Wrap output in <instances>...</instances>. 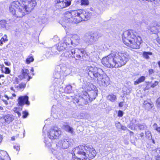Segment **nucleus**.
<instances>
[{
	"mask_svg": "<svg viewBox=\"0 0 160 160\" xmlns=\"http://www.w3.org/2000/svg\"><path fill=\"white\" fill-rule=\"evenodd\" d=\"M130 59L127 52H118L114 50L102 59V64L109 68H118L125 65Z\"/></svg>",
	"mask_w": 160,
	"mask_h": 160,
	"instance_id": "obj_1",
	"label": "nucleus"
},
{
	"mask_svg": "<svg viewBox=\"0 0 160 160\" xmlns=\"http://www.w3.org/2000/svg\"><path fill=\"white\" fill-rule=\"evenodd\" d=\"M36 5L35 0H22V3L14 1L10 5L9 11L15 17L21 18L30 12Z\"/></svg>",
	"mask_w": 160,
	"mask_h": 160,
	"instance_id": "obj_2",
	"label": "nucleus"
},
{
	"mask_svg": "<svg viewBox=\"0 0 160 160\" xmlns=\"http://www.w3.org/2000/svg\"><path fill=\"white\" fill-rule=\"evenodd\" d=\"M95 149L88 146L79 145L73 149L69 156L73 160H91L96 156Z\"/></svg>",
	"mask_w": 160,
	"mask_h": 160,
	"instance_id": "obj_3",
	"label": "nucleus"
},
{
	"mask_svg": "<svg viewBox=\"0 0 160 160\" xmlns=\"http://www.w3.org/2000/svg\"><path fill=\"white\" fill-rule=\"evenodd\" d=\"M122 38L124 43L133 49L139 48L142 42L141 38L132 30L125 31L122 35Z\"/></svg>",
	"mask_w": 160,
	"mask_h": 160,
	"instance_id": "obj_4",
	"label": "nucleus"
},
{
	"mask_svg": "<svg viewBox=\"0 0 160 160\" xmlns=\"http://www.w3.org/2000/svg\"><path fill=\"white\" fill-rule=\"evenodd\" d=\"M81 14L82 13L80 10H72L66 12L62 20L60 21L61 24L63 27L66 28L67 23H78L82 21Z\"/></svg>",
	"mask_w": 160,
	"mask_h": 160,
	"instance_id": "obj_5",
	"label": "nucleus"
},
{
	"mask_svg": "<svg viewBox=\"0 0 160 160\" xmlns=\"http://www.w3.org/2000/svg\"><path fill=\"white\" fill-rule=\"evenodd\" d=\"M86 71L88 72V75L91 78L97 81L98 83L103 77V72L102 70L96 67L88 66L86 68Z\"/></svg>",
	"mask_w": 160,
	"mask_h": 160,
	"instance_id": "obj_6",
	"label": "nucleus"
},
{
	"mask_svg": "<svg viewBox=\"0 0 160 160\" xmlns=\"http://www.w3.org/2000/svg\"><path fill=\"white\" fill-rule=\"evenodd\" d=\"M90 85L92 86L94 90L92 89L91 90H89L88 92L84 91L83 92L82 98L84 99V100L83 103L85 104H87L88 100L91 101L93 100L96 98L98 95V90L95 86L92 84Z\"/></svg>",
	"mask_w": 160,
	"mask_h": 160,
	"instance_id": "obj_7",
	"label": "nucleus"
},
{
	"mask_svg": "<svg viewBox=\"0 0 160 160\" xmlns=\"http://www.w3.org/2000/svg\"><path fill=\"white\" fill-rule=\"evenodd\" d=\"M18 103L17 105L19 106V107H15L13 110V111L18 114L19 117L21 115V113L19 111H21L22 109V106L25 104L29 105H30V102L28 101V97L27 96L20 97L17 100Z\"/></svg>",
	"mask_w": 160,
	"mask_h": 160,
	"instance_id": "obj_8",
	"label": "nucleus"
},
{
	"mask_svg": "<svg viewBox=\"0 0 160 160\" xmlns=\"http://www.w3.org/2000/svg\"><path fill=\"white\" fill-rule=\"evenodd\" d=\"M99 37L98 34L97 32L92 34L90 33H87L83 35L82 39L88 45H92L98 40Z\"/></svg>",
	"mask_w": 160,
	"mask_h": 160,
	"instance_id": "obj_9",
	"label": "nucleus"
},
{
	"mask_svg": "<svg viewBox=\"0 0 160 160\" xmlns=\"http://www.w3.org/2000/svg\"><path fill=\"white\" fill-rule=\"evenodd\" d=\"M71 53L73 54V58L76 60H80L83 58L86 52L83 49L76 48L72 49Z\"/></svg>",
	"mask_w": 160,
	"mask_h": 160,
	"instance_id": "obj_10",
	"label": "nucleus"
},
{
	"mask_svg": "<svg viewBox=\"0 0 160 160\" xmlns=\"http://www.w3.org/2000/svg\"><path fill=\"white\" fill-rule=\"evenodd\" d=\"M49 139H53L58 138L61 134V131L60 128L57 127L52 128L48 132Z\"/></svg>",
	"mask_w": 160,
	"mask_h": 160,
	"instance_id": "obj_11",
	"label": "nucleus"
},
{
	"mask_svg": "<svg viewBox=\"0 0 160 160\" xmlns=\"http://www.w3.org/2000/svg\"><path fill=\"white\" fill-rule=\"evenodd\" d=\"M55 6L56 8L60 9L69 6L71 4L70 0H55Z\"/></svg>",
	"mask_w": 160,
	"mask_h": 160,
	"instance_id": "obj_12",
	"label": "nucleus"
},
{
	"mask_svg": "<svg viewBox=\"0 0 160 160\" xmlns=\"http://www.w3.org/2000/svg\"><path fill=\"white\" fill-rule=\"evenodd\" d=\"M65 39V40L68 41V43H70V44L73 46L78 45L80 43V37L77 34L72 36V40L69 38H66Z\"/></svg>",
	"mask_w": 160,
	"mask_h": 160,
	"instance_id": "obj_13",
	"label": "nucleus"
},
{
	"mask_svg": "<svg viewBox=\"0 0 160 160\" xmlns=\"http://www.w3.org/2000/svg\"><path fill=\"white\" fill-rule=\"evenodd\" d=\"M72 140L69 138L60 140L57 144V145L63 149H67L69 147L70 143Z\"/></svg>",
	"mask_w": 160,
	"mask_h": 160,
	"instance_id": "obj_14",
	"label": "nucleus"
},
{
	"mask_svg": "<svg viewBox=\"0 0 160 160\" xmlns=\"http://www.w3.org/2000/svg\"><path fill=\"white\" fill-rule=\"evenodd\" d=\"M68 38L65 37L63 39V41L60 42L57 47L58 50L59 51H62L66 49L69 47L70 43H68V41L65 40V38Z\"/></svg>",
	"mask_w": 160,
	"mask_h": 160,
	"instance_id": "obj_15",
	"label": "nucleus"
},
{
	"mask_svg": "<svg viewBox=\"0 0 160 160\" xmlns=\"http://www.w3.org/2000/svg\"><path fill=\"white\" fill-rule=\"evenodd\" d=\"M73 54L71 53V50L66 51L61 55L60 59L63 61H69L71 58H73Z\"/></svg>",
	"mask_w": 160,
	"mask_h": 160,
	"instance_id": "obj_16",
	"label": "nucleus"
},
{
	"mask_svg": "<svg viewBox=\"0 0 160 160\" xmlns=\"http://www.w3.org/2000/svg\"><path fill=\"white\" fill-rule=\"evenodd\" d=\"M98 83L104 87H107L110 84L109 79L107 76L104 75Z\"/></svg>",
	"mask_w": 160,
	"mask_h": 160,
	"instance_id": "obj_17",
	"label": "nucleus"
},
{
	"mask_svg": "<svg viewBox=\"0 0 160 160\" xmlns=\"http://www.w3.org/2000/svg\"><path fill=\"white\" fill-rule=\"evenodd\" d=\"M22 74L18 76L19 78L21 79L24 78H27V81H28L31 78L28 75L29 72V70L26 69H23L22 70Z\"/></svg>",
	"mask_w": 160,
	"mask_h": 160,
	"instance_id": "obj_18",
	"label": "nucleus"
},
{
	"mask_svg": "<svg viewBox=\"0 0 160 160\" xmlns=\"http://www.w3.org/2000/svg\"><path fill=\"white\" fill-rule=\"evenodd\" d=\"M82 12V14H81L82 21H86L91 16L92 14L91 12L88 10L83 11Z\"/></svg>",
	"mask_w": 160,
	"mask_h": 160,
	"instance_id": "obj_19",
	"label": "nucleus"
},
{
	"mask_svg": "<svg viewBox=\"0 0 160 160\" xmlns=\"http://www.w3.org/2000/svg\"><path fill=\"white\" fill-rule=\"evenodd\" d=\"M8 21L4 20L0 21V29L5 28L7 29L9 26V23Z\"/></svg>",
	"mask_w": 160,
	"mask_h": 160,
	"instance_id": "obj_20",
	"label": "nucleus"
},
{
	"mask_svg": "<svg viewBox=\"0 0 160 160\" xmlns=\"http://www.w3.org/2000/svg\"><path fill=\"white\" fill-rule=\"evenodd\" d=\"M4 117L6 122L8 123H10L11 122H12L14 119V117L12 115L8 114L4 116Z\"/></svg>",
	"mask_w": 160,
	"mask_h": 160,
	"instance_id": "obj_21",
	"label": "nucleus"
},
{
	"mask_svg": "<svg viewBox=\"0 0 160 160\" xmlns=\"http://www.w3.org/2000/svg\"><path fill=\"white\" fill-rule=\"evenodd\" d=\"M63 129L67 132L71 133H72L73 132V129L72 127H70L68 125H64L63 126Z\"/></svg>",
	"mask_w": 160,
	"mask_h": 160,
	"instance_id": "obj_22",
	"label": "nucleus"
},
{
	"mask_svg": "<svg viewBox=\"0 0 160 160\" xmlns=\"http://www.w3.org/2000/svg\"><path fill=\"white\" fill-rule=\"evenodd\" d=\"M107 99L111 102H114L117 99L116 95L112 94H110L107 97Z\"/></svg>",
	"mask_w": 160,
	"mask_h": 160,
	"instance_id": "obj_23",
	"label": "nucleus"
},
{
	"mask_svg": "<svg viewBox=\"0 0 160 160\" xmlns=\"http://www.w3.org/2000/svg\"><path fill=\"white\" fill-rule=\"evenodd\" d=\"M136 126L138 127L139 129L141 130H144L147 128V125L144 123L137 124Z\"/></svg>",
	"mask_w": 160,
	"mask_h": 160,
	"instance_id": "obj_24",
	"label": "nucleus"
},
{
	"mask_svg": "<svg viewBox=\"0 0 160 160\" xmlns=\"http://www.w3.org/2000/svg\"><path fill=\"white\" fill-rule=\"evenodd\" d=\"M26 84L23 83H21L18 85H15L14 87L18 90H20L26 87Z\"/></svg>",
	"mask_w": 160,
	"mask_h": 160,
	"instance_id": "obj_25",
	"label": "nucleus"
},
{
	"mask_svg": "<svg viewBox=\"0 0 160 160\" xmlns=\"http://www.w3.org/2000/svg\"><path fill=\"white\" fill-rule=\"evenodd\" d=\"M145 80V77L143 76H141L137 80L134 82V84L135 85H137L144 81Z\"/></svg>",
	"mask_w": 160,
	"mask_h": 160,
	"instance_id": "obj_26",
	"label": "nucleus"
},
{
	"mask_svg": "<svg viewBox=\"0 0 160 160\" xmlns=\"http://www.w3.org/2000/svg\"><path fill=\"white\" fill-rule=\"evenodd\" d=\"M52 139H48V138H45L44 141L46 146L48 148L50 147L51 146Z\"/></svg>",
	"mask_w": 160,
	"mask_h": 160,
	"instance_id": "obj_27",
	"label": "nucleus"
},
{
	"mask_svg": "<svg viewBox=\"0 0 160 160\" xmlns=\"http://www.w3.org/2000/svg\"><path fill=\"white\" fill-rule=\"evenodd\" d=\"M52 53L50 54V55L52 56L56 55L58 54L57 52V48L56 47H54L51 48L50 50Z\"/></svg>",
	"mask_w": 160,
	"mask_h": 160,
	"instance_id": "obj_28",
	"label": "nucleus"
},
{
	"mask_svg": "<svg viewBox=\"0 0 160 160\" xmlns=\"http://www.w3.org/2000/svg\"><path fill=\"white\" fill-rule=\"evenodd\" d=\"M143 104L145 106V108H147V109H151L153 106L152 104H151L150 103L146 101H145L144 102Z\"/></svg>",
	"mask_w": 160,
	"mask_h": 160,
	"instance_id": "obj_29",
	"label": "nucleus"
},
{
	"mask_svg": "<svg viewBox=\"0 0 160 160\" xmlns=\"http://www.w3.org/2000/svg\"><path fill=\"white\" fill-rule=\"evenodd\" d=\"M152 53L150 52H144L143 53V57L146 59H148L149 58V55H152Z\"/></svg>",
	"mask_w": 160,
	"mask_h": 160,
	"instance_id": "obj_30",
	"label": "nucleus"
},
{
	"mask_svg": "<svg viewBox=\"0 0 160 160\" xmlns=\"http://www.w3.org/2000/svg\"><path fill=\"white\" fill-rule=\"evenodd\" d=\"M34 60V59L32 56H29L26 59V62L27 64H29L31 62H33Z\"/></svg>",
	"mask_w": 160,
	"mask_h": 160,
	"instance_id": "obj_31",
	"label": "nucleus"
},
{
	"mask_svg": "<svg viewBox=\"0 0 160 160\" xmlns=\"http://www.w3.org/2000/svg\"><path fill=\"white\" fill-rule=\"evenodd\" d=\"M4 37H5V38L4 37H2L1 38L0 40V45L2 46L3 44V42H7L8 41V40L7 38V36L6 35H4Z\"/></svg>",
	"mask_w": 160,
	"mask_h": 160,
	"instance_id": "obj_32",
	"label": "nucleus"
},
{
	"mask_svg": "<svg viewBox=\"0 0 160 160\" xmlns=\"http://www.w3.org/2000/svg\"><path fill=\"white\" fill-rule=\"evenodd\" d=\"M54 77L55 78L57 79L58 81L60 80L61 75L58 72H55L54 74Z\"/></svg>",
	"mask_w": 160,
	"mask_h": 160,
	"instance_id": "obj_33",
	"label": "nucleus"
},
{
	"mask_svg": "<svg viewBox=\"0 0 160 160\" xmlns=\"http://www.w3.org/2000/svg\"><path fill=\"white\" fill-rule=\"evenodd\" d=\"M145 134L146 137L148 139H151L152 138V135L151 132L149 131H145Z\"/></svg>",
	"mask_w": 160,
	"mask_h": 160,
	"instance_id": "obj_34",
	"label": "nucleus"
},
{
	"mask_svg": "<svg viewBox=\"0 0 160 160\" xmlns=\"http://www.w3.org/2000/svg\"><path fill=\"white\" fill-rule=\"evenodd\" d=\"M6 122L4 117H2L0 118V126L4 125Z\"/></svg>",
	"mask_w": 160,
	"mask_h": 160,
	"instance_id": "obj_35",
	"label": "nucleus"
},
{
	"mask_svg": "<svg viewBox=\"0 0 160 160\" xmlns=\"http://www.w3.org/2000/svg\"><path fill=\"white\" fill-rule=\"evenodd\" d=\"M72 87L70 85H68L65 88V90L67 91L68 93H70L72 90Z\"/></svg>",
	"mask_w": 160,
	"mask_h": 160,
	"instance_id": "obj_36",
	"label": "nucleus"
},
{
	"mask_svg": "<svg viewBox=\"0 0 160 160\" xmlns=\"http://www.w3.org/2000/svg\"><path fill=\"white\" fill-rule=\"evenodd\" d=\"M81 3L82 5H87L89 4L88 0H81Z\"/></svg>",
	"mask_w": 160,
	"mask_h": 160,
	"instance_id": "obj_37",
	"label": "nucleus"
},
{
	"mask_svg": "<svg viewBox=\"0 0 160 160\" xmlns=\"http://www.w3.org/2000/svg\"><path fill=\"white\" fill-rule=\"evenodd\" d=\"M89 114L87 113H82L80 114V116L82 117V118H87L89 116Z\"/></svg>",
	"mask_w": 160,
	"mask_h": 160,
	"instance_id": "obj_38",
	"label": "nucleus"
},
{
	"mask_svg": "<svg viewBox=\"0 0 160 160\" xmlns=\"http://www.w3.org/2000/svg\"><path fill=\"white\" fill-rule=\"evenodd\" d=\"M83 100L84 101V99L82 98H82H81L79 100L76 98H75L74 99V103L76 102V103H78L79 102H80V101L81 102H82V101H83ZM84 101H83V102Z\"/></svg>",
	"mask_w": 160,
	"mask_h": 160,
	"instance_id": "obj_39",
	"label": "nucleus"
},
{
	"mask_svg": "<svg viewBox=\"0 0 160 160\" xmlns=\"http://www.w3.org/2000/svg\"><path fill=\"white\" fill-rule=\"evenodd\" d=\"M22 117L23 118H26L28 115V112L26 111H24L22 112Z\"/></svg>",
	"mask_w": 160,
	"mask_h": 160,
	"instance_id": "obj_40",
	"label": "nucleus"
},
{
	"mask_svg": "<svg viewBox=\"0 0 160 160\" xmlns=\"http://www.w3.org/2000/svg\"><path fill=\"white\" fill-rule=\"evenodd\" d=\"M19 82V79L17 77H16L14 78V82L13 83L14 84H18Z\"/></svg>",
	"mask_w": 160,
	"mask_h": 160,
	"instance_id": "obj_41",
	"label": "nucleus"
},
{
	"mask_svg": "<svg viewBox=\"0 0 160 160\" xmlns=\"http://www.w3.org/2000/svg\"><path fill=\"white\" fill-rule=\"evenodd\" d=\"M4 69L5 70V73L6 74H9L10 73V70L8 68L5 67Z\"/></svg>",
	"mask_w": 160,
	"mask_h": 160,
	"instance_id": "obj_42",
	"label": "nucleus"
},
{
	"mask_svg": "<svg viewBox=\"0 0 160 160\" xmlns=\"http://www.w3.org/2000/svg\"><path fill=\"white\" fill-rule=\"evenodd\" d=\"M58 160H66L65 158H63V156L61 155L58 157Z\"/></svg>",
	"mask_w": 160,
	"mask_h": 160,
	"instance_id": "obj_43",
	"label": "nucleus"
},
{
	"mask_svg": "<svg viewBox=\"0 0 160 160\" xmlns=\"http://www.w3.org/2000/svg\"><path fill=\"white\" fill-rule=\"evenodd\" d=\"M158 81H155V82L154 83H152L151 85V87H152V88H154L157 85H158Z\"/></svg>",
	"mask_w": 160,
	"mask_h": 160,
	"instance_id": "obj_44",
	"label": "nucleus"
},
{
	"mask_svg": "<svg viewBox=\"0 0 160 160\" xmlns=\"http://www.w3.org/2000/svg\"><path fill=\"white\" fill-rule=\"evenodd\" d=\"M156 104L158 107H160V97L157 100Z\"/></svg>",
	"mask_w": 160,
	"mask_h": 160,
	"instance_id": "obj_45",
	"label": "nucleus"
},
{
	"mask_svg": "<svg viewBox=\"0 0 160 160\" xmlns=\"http://www.w3.org/2000/svg\"><path fill=\"white\" fill-rule=\"evenodd\" d=\"M115 126L118 128H121L122 125L119 122H117L115 123Z\"/></svg>",
	"mask_w": 160,
	"mask_h": 160,
	"instance_id": "obj_46",
	"label": "nucleus"
},
{
	"mask_svg": "<svg viewBox=\"0 0 160 160\" xmlns=\"http://www.w3.org/2000/svg\"><path fill=\"white\" fill-rule=\"evenodd\" d=\"M153 26V27L158 26L160 27V25H159L157 22L154 21L152 23Z\"/></svg>",
	"mask_w": 160,
	"mask_h": 160,
	"instance_id": "obj_47",
	"label": "nucleus"
},
{
	"mask_svg": "<svg viewBox=\"0 0 160 160\" xmlns=\"http://www.w3.org/2000/svg\"><path fill=\"white\" fill-rule=\"evenodd\" d=\"M123 115V112L122 111L119 110L118 112V116L120 117H122Z\"/></svg>",
	"mask_w": 160,
	"mask_h": 160,
	"instance_id": "obj_48",
	"label": "nucleus"
},
{
	"mask_svg": "<svg viewBox=\"0 0 160 160\" xmlns=\"http://www.w3.org/2000/svg\"><path fill=\"white\" fill-rule=\"evenodd\" d=\"M148 72L149 75H152L154 72V70L152 69H150L148 71Z\"/></svg>",
	"mask_w": 160,
	"mask_h": 160,
	"instance_id": "obj_49",
	"label": "nucleus"
},
{
	"mask_svg": "<svg viewBox=\"0 0 160 160\" xmlns=\"http://www.w3.org/2000/svg\"><path fill=\"white\" fill-rule=\"evenodd\" d=\"M14 148L16 149L17 151H19L20 150V146H15Z\"/></svg>",
	"mask_w": 160,
	"mask_h": 160,
	"instance_id": "obj_50",
	"label": "nucleus"
},
{
	"mask_svg": "<svg viewBox=\"0 0 160 160\" xmlns=\"http://www.w3.org/2000/svg\"><path fill=\"white\" fill-rule=\"evenodd\" d=\"M120 128H121L122 130H126L127 129H128L127 128L123 126H122Z\"/></svg>",
	"mask_w": 160,
	"mask_h": 160,
	"instance_id": "obj_51",
	"label": "nucleus"
},
{
	"mask_svg": "<svg viewBox=\"0 0 160 160\" xmlns=\"http://www.w3.org/2000/svg\"><path fill=\"white\" fill-rule=\"evenodd\" d=\"M4 97H5V98H7V100H9V98H11V99H13V98H12V97H10V98H9L8 97V96L7 95H5V96H4Z\"/></svg>",
	"mask_w": 160,
	"mask_h": 160,
	"instance_id": "obj_52",
	"label": "nucleus"
},
{
	"mask_svg": "<svg viewBox=\"0 0 160 160\" xmlns=\"http://www.w3.org/2000/svg\"><path fill=\"white\" fill-rule=\"evenodd\" d=\"M5 64L7 66H9L10 65V63L8 62H4Z\"/></svg>",
	"mask_w": 160,
	"mask_h": 160,
	"instance_id": "obj_53",
	"label": "nucleus"
},
{
	"mask_svg": "<svg viewBox=\"0 0 160 160\" xmlns=\"http://www.w3.org/2000/svg\"><path fill=\"white\" fill-rule=\"evenodd\" d=\"M143 1H150V2H152V1H156V2H158L159 0H142Z\"/></svg>",
	"mask_w": 160,
	"mask_h": 160,
	"instance_id": "obj_54",
	"label": "nucleus"
},
{
	"mask_svg": "<svg viewBox=\"0 0 160 160\" xmlns=\"http://www.w3.org/2000/svg\"><path fill=\"white\" fill-rule=\"evenodd\" d=\"M123 105V102H121L119 103V107H122Z\"/></svg>",
	"mask_w": 160,
	"mask_h": 160,
	"instance_id": "obj_55",
	"label": "nucleus"
},
{
	"mask_svg": "<svg viewBox=\"0 0 160 160\" xmlns=\"http://www.w3.org/2000/svg\"><path fill=\"white\" fill-rule=\"evenodd\" d=\"M156 130L160 132V127H157L156 128Z\"/></svg>",
	"mask_w": 160,
	"mask_h": 160,
	"instance_id": "obj_56",
	"label": "nucleus"
},
{
	"mask_svg": "<svg viewBox=\"0 0 160 160\" xmlns=\"http://www.w3.org/2000/svg\"><path fill=\"white\" fill-rule=\"evenodd\" d=\"M144 133L143 132H142L140 134V137L142 138L144 136Z\"/></svg>",
	"mask_w": 160,
	"mask_h": 160,
	"instance_id": "obj_57",
	"label": "nucleus"
},
{
	"mask_svg": "<svg viewBox=\"0 0 160 160\" xmlns=\"http://www.w3.org/2000/svg\"><path fill=\"white\" fill-rule=\"evenodd\" d=\"M46 56L48 58H49L51 57L50 55H49V53H47L46 54Z\"/></svg>",
	"mask_w": 160,
	"mask_h": 160,
	"instance_id": "obj_58",
	"label": "nucleus"
},
{
	"mask_svg": "<svg viewBox=\"0 0 160 160\" xmlns=\"http://www.w3.org/2000/svg\"><path fill=\"white\" fill-rule=\"evenodd\" d=\"M4 102L5 103L6 105H7L8 104V103L7 101L5 100V101H4Z\"/></svg>",
	"mask_w": 160,
	"mask_h": 160,
	"instance_id": "obj_59",
	"label": "nucleus"
},
{
	"mask_svg": "<svg viewBox=\"0 0 160 160\" xmlns=\"http://www.w3.org/2000/svg\"><path fill=\"white\" fill-rule=\"evenodd\" d=\"M96 105L95 104H93L92 106V107H93L94 108H95L96 107Z\"/></svg>",
	"mask_w": 160,
	"mask_h": 160,
	"instance_id": "obj_60",
	"label": "nucleus"
},
{
	"mask_svg": "<svg viewBox=\"0 0 160 160\" xmlns=\"http://www.w3.org/2000/svg\"><path fill=\"white\" fill-rule=\"evenodd\" d=\"M4 76L3 75H0V78H1V77H4Z\"/></svg>",
	"mask_w": 160,
	"mask_h": 160,
	"instance_id": "obj_61",
	"label": "nucleus"
},
{
	"mask_svg": "<svg viewBox=\"0 0 160 160\" xmlns=\"http://www.w3.org/2000/svg\"><path fill=\"white\" fill-rule=\"evenodd\" d=\"M31 71H32V72H34V69H33V68H32V69H31Z\"/></svg>",
	"mask_w": 160,
	"mask_h": 160,
	"instance_id": "obj_62",
	"label": "nucleus"
},
{
	"mask_svg": "<svg viewBox=\"0 0 160 160\" xmlns=\"http://www.w3.org/2000/svg\"><path fill=\"white\" fill-rule=\"evenodd\" d=\"M0 160H4V159L2 158L0 156Z\"/></svg>",
	"mask_w": 160,
	"mask_h": 160,
	"instance_id": "obj_63",
	"label": "nucleus"
},
{
	"mask_svg": "<svg viewBox=\"0 0 160 160\" xmlns=\"http://www.w3.org/2000/svg\"><path fill=\"white\" fill-rule=\"evenodd\" d=\"M12 96H13V97H16V95H15V94L13 93L12 94Z\"/></svg>",
	"mask_w": 160,
	"mask_h": 160,
	"instance_id": "obj_64",
	"label": "nucleus"
}]
</instances>
